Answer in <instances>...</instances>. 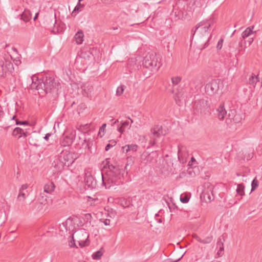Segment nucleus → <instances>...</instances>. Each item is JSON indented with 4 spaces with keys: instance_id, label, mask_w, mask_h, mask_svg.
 Returning a JSON list of instances; mask_svg holds the SVG:
<instances>
[{
    "instance_id": "1",
    "label": "nucleus",
    "mask_w": 262,
    "mask_h": 262,
    "mask_svg": "<svg viewBox=\"0 0 262 262\" xmlns=\"http://www.w3.org/2000/svg\"><path fill=\"white\" fill-rule=\"evenodd\" d=\"M30 88L39 91V94H46L48 93H57L60 88V83L56 80L51 73H45L38 76H33Z\"/></svg>"
},
{
    "instance_id": "2",
    "label": "nucleus",
    "mask_w": 262,
    "mask_h": 262,
    "mask_svg": "<svg viewBox=\"0 0 262 262\" xmlns=\"http://www.w3.org/2000/svg\"><path fill=\"white\" fill-rule=\"evenodd\" d=\"M103 169H108L106 171V176L104 177L103 172H101L102 183L105 188H110L112 185H118L122 183L121 179L123 178L124 170L127 168L126 164L123 168V166H120L117 163H111L109 159H106L103 162Z\"/></svg>"
},
{
    "instance_id": "3",
    "label": "nucleus",
    "mask_w": 262,
    "mask_h": 262,
    "mask_svg": "<svg viewBox=\"0 0 262 262\" xmlns=\"http://www.w3.org/2000/svg\"><path fill=\"white\" fill-rule=\"evenodd\" d=\"M214 24V20L212 17H210L209 19L203 20L200 22L195 26V28L194 30L192 29V37H193L195 33L200 36V37H205V42L203 45V46L201 48V49H205L208 47L209 43V39L208 30L210 27H211Z\"/></svg>"
},
{
    "instance_id": "4",
    "label": "nucleus",
    "mask_w": 262,
    "mask_h": 262,
    "mask_svg": "<svg viewBox=\"0 0 262 262\" xmlns=\"http://www.w3.org/2000/svg\"><path fill=\"white\" fill-rule=\"evenodd\" d=\"M214 24V20L212 17H210L209 19L203 20L200 22L195 26V28L194 30L192 29V37H193L195 33L200 36V37H205V42L203 45V46L201 48V49H205L208 47L209 43V39L208 30L210 27H211Z\"/></svg>"
},
{
    "instance_id": "5",
    "label": "nucleus",
    "mask_w": 262,
    "mask_h": 262,
    "mask_svg": "<svg viewBox=\"0 0 262 262\" xmlns=\"http://www.w3.org/2000/svg\"><path fill=\"white\" fill-rule=\"evenodd\" d=\"M142 64L144 67L151 70L161 66L158 57L154 52L148 53L144 57Z\"/></svg>"
},
{
    "instance_id": "6",
    "label": "nucleus",
    "mask_w": 262,
    "mask_h": 262,
    "mask_svg": "<svg viewBox=\"0 0 262 262\" xmlns=\"http://www.w3.org/2000/svg\"><path fill=\"white\" fill-rule=\"evenodd\" d=\"M188 6L185 2H178L173 7L171 15H173L176 20L183 19L187 15Z\"/></svg>"
},
{
    "instance_id": "7",
    "label": "nucleus",
    "mask_w": 262,
    "mask_h": 262,
    "mask_svg": "<svg viewBox=\"0 0 262 262\" xmlns=\"http://www.w3.org/2000/svg\"><path fill=\"white\" fill-rule=\"evenodd\" d=\"M195 114L205 115L209 111L208 101L204 99L195 100L193 103Z\"/></svg>"
},
{
    "instance_id": "8",
    "label": "nucleus",
    "mask_w": 262,
    "mask_h": 262,
    "mask_svg": "<svg viewBox=\"0 0 262 262\" xmlns=\"http://www.w3.org/2000/svg\"><path fill=\"white\" fill-rule=\"evenodd\" d=\"M60 158L66 164L67 167H69L78 158L77 154L66 150H61Z\"/></svg>"
},
{
    "instance_id": "9",
    "label": "nucleus",
    "mask_w": 262,
    "mask_h": 262,
    "mask_svg": "<svg viewBox=\"0 0 262 262\" xmlns=\"http://www.w3.org/2000/svg\"><path fill=\"white\" fill-rule=\"evenodd\" d=\"M220 80L219 79H214L205 86L206 92L209 95H212L217 93L220 88Z\"/></svg>"
},
{
    "instance_id": "10",
    "label": "nucleus",
    "mask_w": 262,
    "mask_h": 262,
    "mask_svg": "<svg viewBox=\"0 0 262 262\" xmlns=\"http://www.w3.org/2000/svg\"><path fill=\"white\" fill-rule=\"evenodd\" d=\"M216 117L220 121L224 120L225 116H227V111L225 108L224 103H221L215 109V113Z\"/></svg>"
},
{
    "instance_id": "11",
    "label": "nucleus",
    "mask_w": 262,
    "mask_h": 262,
    "mask_svg": "<svg viewBox=\"0 0 262 262\" xmlns=\"http://www.w3.org/2000/svg\"><path fill=\"white\" fill-rule=\"evenodd\" d=\"M150 132L152 136L151 137L156 138L159 137L161 135H165L166 132L162 129V126L159 125H155L151 128Z\"/></svg>"
},
{
    "instance_id": "12",
    "label": "nucleus",
    "mask_w": 262,
    "mask_h": 262,
    "mask_svg": "<svg viewBox=\"0 0 262 262\" xmlns=\"http://www.w3.org/2000/svg\"><path fill=\"white\" fill-rule=\"evenodd\" d=\"M84 182L88 188L93 189L96 186V181L90 173H86Z\"/></svg>"
},
{
    "instance_id": "13",
    "label": "nucleus",
    "mask_w": 262,
    "mask_h": 262,
    "mask_svg": "<svg viewBox=\"0 0 262 262\" xmlns=\"http://www.w3.org/2000/svg\"><path fill=\"white\" fill-rule=\"evenodd\" d=\"M52 165L59 171L62 170L64 167L66 166V164L63 162V161L61 159L60 156L57 159L54 161L52 163Z\"/></svg>"
},
{
    "instance_id": "14",
    "label": "nucleus",
    "mask_w": 262,
    "mask_h": 262,
    "mask_svg": "<svg viewBox=\"0 0 262 262\" xmlns=\"http://www.w3.org/2000/svg\"><path fill=\"white\" fill-rule=\"evenodd\" d=\"M212 188L209 189V191L207 190H205L202 192V196L204 198V200L206 202H210L213 200V195L212 190Z\"/></svg>"
},
{
    "instance_id": "15",
    "label": "nucleus",
    "mask_w": 262,
    "mask_h": 262,
    "mask_svg": "<svg viewBox=\"0 0 262 262\" xmlns=\"http://www.w3.org/2000/svg\"><path fill=\"white\" fill-rule=\"evenodd\" d=\"M10 63H7L5 59L0 58V78L3 77L7 72V67L9 66Z\"/></svg>"
},
{
    "instance_id": "16",
    "label": "nucleus",
    "mask_w": 262,
    "mask_h": 262,
    "mask_svg": "<svg viewBox=\"0 0 262 262\" xmlns=\"http://www.w3.org/2000/svg\"><path fill=\"white\" fill-rule=\"evenodd\" d=\"M18 16L20 17V19L23 20L26 23H27L31 19L32 14L29 10L25 9L22 14L19 15Z\"/></svg>"
},
{
    "instance_id": "17",
    "label": "nucleus",
    "mask_w": 262,
    "mask_h": 262,
    "mask_svg": "<svg viewBox=\"0 0 262 262\" xmlns=\"http://www.w3.org/2000/svg\"><path fill=\"white\" fill-rule=\"evenodd\" d=\"M84 232V234L83 235H84V239H78V242L79 243V245L81 247H83L85 246H87L90 244V241L88 239L89 238V234L85 231H83Z\"/></svg>"
},
{
    "instance_id": "18",
    "label": "nucleus",
    "mask_w": 262,
    "mask_h": 262,
    "mask_svg": "<svg viewBox=\"0 0 262 262\" xmlns=\"http://www.w3.org/2000/svg\"><path fill=\"white\" fill-rule=\"evenodd\" d=\"M73 142V137L66 136L63 137V140L61 141L60 144L62 147H66L70 146Z\"/></svg>"
},
{
    "instance_id": "19",
    "label": "nucleus",
    "mask_w": 262,
    "mask_h": 262,
    "mask_svg": "<svg viewBox=\"0 0 262 262\" xmlns=\"http://www.w3.org/2000/svg\"><path fill=\"white\" fill-rule=\"evenodd\" d=\"M236 114V111L234 110H231L229 111L228 117L226 119V123L228 126L231 125L232 123V121L233 120V118L235 116Z\"/></svg>"
},
{
    "instance_id": "20",
    "label": "nucleus",
    "mask_w": 262,
    "mask_h": 262,
    "mask_svg": "<svg viewBox=\"0 0 262 262\" xmlns=\"http://www.w3.org/2000/svg\"><path fill=\"white\" fill-rule=\"evenodd\" d=\"M84 34L82 30H79L75 35L74 38L77 44H81L83 41Z\"/></svg>"
},
{
    "instance_id": "21",
    "label": "nucleus",
    "mask_w": 262,
    "mask_h": 262,
    "mask_svg": "<svg viewBox=\"0 0 262 262\" xmlns=\"http://www.w3.org/2000/svg\"><path fill=\"white\" fill-rule=\"evenodd\" d=\"M122 150L124 152L127 153L128 151H136L138 149V146L136 144L126 145L122 147Z\"/></svg>"
},
{
    "instance_id": "22",
    "label": "nucleus",
    "mask_w": 262,
    "mask_h": 262,
    "mask_svg": "<svg viewBox=\"0 0 262 262\" xmlns=\"http://www.w3.org/2000/svg\"><path fill=\"white\" fill-rule=\"evenodd\" d=\"M55 186L53 182H48L44 186V191L46 193H51L54 190Z\"/></svg>"
},
{
    "instance_id": "23",
    "label": "nucleus",
    "mask_w": 262,
    "mask_h": 262,
    "mask_svg": "<svg viewBox=\"0 0 262 262\" xmlns=\"http://www.w3.org/2000/svg\"><path fill=\"white\" fill-rule=\"evenodd\" d=\"M92 215L90 213H86L82 217V220L85 223V227H89L91 225Z\"/></svg>"
},
{
    "instance_id": "24",
    "label": "nucleus",
    "mask_w": 262,
    "mask_h": 262,
    "mask_svg": "<svg viewBox=\"0 0 262 262\" xmlns=\"http://www.w3.org/2000/svg\"><path fill=\"white\" fill-rule=\"evenodd\" d=\"M91 141L92 140L90 138H85L81 144V148L84 149H88L89 150H90L92 145Z\"/></svg>"
},
{
    "instance_id": "25",
    "label": "nucleus",
    "mask_w": 262,
    "mask_h": 262,
    "mask_svg": "<svg viewBox=\"0 0 262 262\" xmlns=\"http://www.w3.org/2000/svg\"><path fill=\"white\" fill-rule=\"evenodd\" d=\"M254 26L248 27L242 33V37L244 39L246 37L250 36L251 34H254V32L253 31Z\"/></svg>"
},
{
    "instance_id": "26",
    "label": "nucleus",
    "mask_w": 262,
    "mask_h": 262,
    "mask_svg": "<svg viewBox=\"0 0 262 262\" xmlns=\"http://www.w3.org/2000/svg\"><path fill=\"white\" fill-rule=\"evenodd\" d=\"M127 68L129 71L133 70L137 67L136 60L134 58L129 59L127 63Z\"/></svg>"
},
{
    "instance_id": "27",
    "label": "nucleus",
    "mask_w": 262,
    "mask_h": 262,
    "mask_svg": "<svg viewBox=\"0 0 262 262\" xmlns=\"http://www.w3.org/2000/svg\"><path fill=\"white\" fill-rule=\"evenodd\" d=\"M82 1V0H78V3L77 6L75 7L72 13V15H76L78 12L81 11V8L84 7V5L80 3Z\"/></svg>"
},
{
    "instance_id": "28",
    "label": "nucleus",
    "mask_w": 262,
    "mask_h": 262,
    "mask_svg": "<svg viewBox=\"0 0 262 262\" xmlns=\"http://www.w3.org/2000/svg\"><path fill=\"white\" fill-rule=\"evenodd\" d=\"M120 126H118V131L120 132L121 134H123L125 131V129L128 126L129 122L128 121H124L121 122Z\"/></svg>"
},
{
    "instance_id": "29",
    "label": "nucleus",
    "mask_w": 262,
    "mask_h": 262,
    "mask_svg": "<svg viewBox=\"0 0 262 262\" xmlns=\"http://www.w3.org/2000/svg\"><path fill=\"white\" fill-rule=\"evenodd\" d=\"M23 130H24L20 127H16L13 129L12 135L14 137L17 136L18 138H20L22 137Z\"/></svg>"
},
{
    "instance_id": "30",
    "label": "nucleus",
    "mask_w": 262,
    "mask_h": 262,
    "mask_svg": "<svg viewBox=\"0 0 262 262\" xmlns=\"http://www.w3.org/2000/svg\"><path fill=\"white\" fill-rule=\"evenodd\" d=\"M27 195L24 191H19L18 195L17 196V201L20 203H25L26 201Z\"/></svg>"
},
{
    "instance_id": "31",
    "label": "nucleus",
    "mask_w": 262,
    "mask_h": 262,
    "mask_svg": "<svg viewBox=\"0 0 262 262\" xmlns=\"http://www.w3.org/2000/svg\"><path fill=\"white\" fill-rule=\"evenodd\" d=\"M259 81V78L258 76H255L253 74H252L249 79V83L250 85H252L253 87H255V85L257 82Z\"/></svg>"
},
{
    "instance_id": "32",
    "label": "nucleus",
    "mask_w": 262,
    "mask_h": 262,
    "mask_svg": "<svg viewBox=\"0 0 262 262\" xmlns=\"http://www.w3.org/2000/svg\"><path fill=\"white\" fill-rule=\"evenodd\" d=\"M82 88L88 95L91 93L93 89L92 85L89 83H85L83 84Z\"/></svg>"
},
{
    "instance_id": "33",
    "label": "nucleus",
    "mask_w": 262,
    "mask_h": 262,
    "mask_svg": "<svg viewBox=\"0 0 262 262\" xmlns=\"http://www.w3.org/2000/svg\"><path fill=\"white\" fill-rule=\"evenodd\" d=\"M244 185L243 184H239L237 185L236 192L240 195L243 196L245 195L244 192Z\"/></svg>"
},
{
    "instance_id": "34",
    "label": "nucleus",
    "mask_w": 262,
    "mask_h": 262,
    "mask_svg": "<svg viewBox=\"0 0 262 262\" xmlns=\"http://www.w3.org/2000/svg\"><path fill=\"white\" fill-rule=\"evenodd\" d=\"M103 255V248H101L99 250L97 251L95 253H94L92 257L94 259H99L101 258L102 255Z\"/></svg>"
},
{
    "instance_id": "35",
    "label": "nucleus",
    "mask_w": 262,
    "mask_h": 262,
    "mask_svg": "<svg viewBox=\"0 0 262 262\" xmlns=\"http://www.w3.org/2000/svg\"><path fill=\"white\" fill-rule=\"evenodd\" d=\"M225 239L223 237L222 238L220 237L218 238L217 242V247H219L221 250H224V242Z\"/></svg>"
},
{
    "instance_id": "36",
    "label": "nucleus",
    "mask_w": 262,
    "mask_h": 262,
    "mask_svg": "<svg viewBox=\"0 0 262 262\" xmlns=\"http://www.w3.org/2000/svg\"><path fill=\"white\" fill-rule=\"evenodd\" d=\"M242 120V115L240 114H236L235 116L233 118L232 122L235 123H239Z\"/></svg>"
},
{
    "instance_id": "37",
    "label": "nucleus",
    "mask_w": 262,
    "mask_h": 262,
    "mask_svg": "<svg viewBox=\"0 0 262 262\" xmlns=\"http://www.w3.org/2000/svg\"><path fill=\"white\" fill-rule=\"evenodd\" d=\"M181 78L180 77L177 76V77H172L171 78V82L172 83V85L174 86L178 85L179 83V82L181 81Z\"/></svg>"
},
{
    "instance_id": "38",
    "label": "nucleus",
    "mask_w": 262,
    "mask_h": 262,
    "mask_svg": "<svg viewBox=\"0 0 262 262\" xmlns=\"http://www.w3.org/2000/svg\"><path fill=\"white\" fill-rule=\"evenodd\" d=\"M258 186V181L255 178L251 183V191L255 190Z\"/></svg>"
},
{
    "instance_id": "39",
    "label": "nucleus",
    "mask_w": 262,
    "mask_h": 262,
    "mask_svg": "<svg viewBox=\"0 0 262 262\" xmlns=\"http://www.w3.org/2000/svg\"><path fill=\"white\" fill-rule=\"evenodd\" d=\"M117 142L115 140L110 141V143L107 144L105 148L106 151H108L111 147L114 146L116 144Z\"/></svg>"
},
{
    "instance_id": "40",
    "label": "nucleus",
    "mask_w": 262,
    "mask_h": 262,
    "mask_svg": "<svg viewBox=\"0 0 262 262\" xmlns=\"http://www.w3.org/2000/svg\"><path fill=\"white\" fill-rule=\"evenodd\" d=\"M213 239V237L212 236L206 237L204 239H202L201 241V243L207 244L210 243Z\"/></svg>"
},
{
    "instance_id": "41",
    "label": "nucleus",
    "mask_w": 262,
    "mask_h": 262,
    "mask_svg": "<svg viewBox=\"0 0 262 262\" xmlns=\"http://www.w3.org/2000/svg\"><path fill=\"white\" fill-rule=\"evenodd\" d=\"M106 126V124L105 123H104L102 124L101 127L99 129L98 135H100V137H102L104 134V130L105 128V127Z\"/></svg>"
},
{
    "instance_id": "42",
    "label": "nucleus",
    "mask_w": 262,
    "mask_h": 262,
    "mask_svg": "<svg viewBox=\"0 0 262 262\" xmlns=\"http://www.w3.org/2000/svg\"><path fill=\"white\" fill-rule=\"evenodd\" d=\"M124 92V86H120L118 87L116 91V95L117 96L121 95Z\"/></svg>"
},
{
    "instance_id": "43",
    "label": "nucleus",
    "mask_w": 262,
    "mask_h": 262,
    "mask_svg": "<svg viewBox=\"0 0 262 262\" xmlns=\"http://www.w3.org/2000/svg\"><path fill=\"white\" fill-rule=\"evenodd\" d=\"M180 200L182 203H186L189 201V198L186 195L183 196L181 195L180 197Z\"/></svg>"
},
{
    "instance_id": "44",
    "label": "nucleus",
    "mask_w": 262,
    "mask_h": 262,
    "mask_svg": "<svg viewBox=\"0 0 262 262\" xmlns=\"http://www.w3.org/2000/svg\"><path fill=\"white\" fill-rule=\"evenodd\" d=\"M253 157V150L250 149L249 152L248 153L247 156H245L244 159H246L247 160H249L251 159V158Z\"/></svg>"
},
{
    "instance_id": "45",
    "label": "nucleus",
    "mask_w": 262,
    "mask_h": 262,
    "mask_svg": "<svg viewBox=\"0 0 262 262\" xmlns=\"http://www.w3.org/2000/svg\"><path fill=\"white\" fill-rule=\"evenodd\" d=\"M100 222L103 223L105 226L110 225L111 220L110 219H101Z\"/></svg>"
},
{
    "instance_id": "46",
    "label": "nucleus",
    "mask_w": 262,
    "mask_h": 262,
    "mask_svg": "<svg viewBox=\"0 0 262 262\" xmlns=\"http://www.w3.org/2000/svg\"><path fill=\"white\" fill-rule=\"evenodd\" d=\"M16 125H29V122L28 121H19L18 120H16Z\"/></svg>"
},
{
    "instance_id": "47",
    "label": "nucleus",
    "mask_w": 262,
    "mask_h": 262,
    "mask_svg": "<svg viewBox=\"0 0 262 262\" xmlns=\"http://www.w3.org/2000/svg\"><path fill=\"white\" fill-rule=\"evenodd\" d=\"M223 41H224V40L222 38H221L219 40V41H218L217 46H216V48L217 49H219V50L221 49V48H222V46H223Z\"/></svg>"
},
{
    "instance_id": "48",
    "label": "nucleus",
    "mask_w": 262,
    "mask_h": 262,
    "mask_svg": "<svg viewBox=\"0 0 262 262\" xmlns=\"http://www.w3.org/2000/svg\"><path fill=\"white\" fill-rule=\"evenodd\" d=\"M50 23L53 25L54 28L55 27V25L56 24V15H55L51 19Z\"/></svg>"
},
{
    "instance_id": "49",
    "label": "nucleus",
    "mask_w": 262,
    "mask_h": 262,
    "mask_svg": "<svg viewBox=\"0 0 262 262\" xmlns=\"http://www.w3.org/2000/svg\"><path fill=\"white\" fill-rule=\"evenodd\" d=\"M150 138L149 144L150 146H152L156 144V138L154 137H150Z\"/></svg>"
},
{
    "instance_id": "50",
    "label": "nucleus",
    "mask_w": 262,
    "mask_h": 262,
    "mask_svg": "<svg viewBox=\"0 0 262 262\" xmlns=\"http://www.w3.org/2000/svg\"><path fill=\"white\" fill-rule=\"evenodd\" d=\"M28 188V185L27 184H23L21 185V187L19 188V191H24L26 190Z\"/></svg>"
},
{
    "instance_id": "51",
    "label": "nucleus",
    "mask_w": 262,
    "mask_h": 262,
    "mask_svg": "<svg viewBox=\"0 0 262 262\" xmlns=\"http://www.w3.org/2000/svg\"><path fill=\"white\" fill-rule=\"evenodd\" d=\"M72 238L69 243V245L70 247H74L75 246V240L74 239L73 235L72 236Z\"/></svg>"
},
{
    "instance_id": "52",
    "label": "nucleus",
    "mask_w": 262,
    "mask_h": 262,
    "mask_svg": "<svg viewBox=\"0 0 262 262\" xmlns=\"http://www.w3.org/2000/svg\"><path fill=\"white\" fill-rule=\"evenodd\" d=\"M78 226L82 227L85 226V223L81 220V219H79V222L77 223Z\"/></svg>"
},
{
    "instance_id": "53",
    "label": "nucleus",
    "mask_w": 262,
    "mask_h": 262,
    "mask_svg": "<svg viewBox=\"0 0 262 262\" xmlns=\"http://www.w3.org/2000/svg\"><path fill=\"white\" fill-rule=\"evenodd\" d=\"M193 237L194 238H195L199 242L201 243V241L202 239L199 236H198L196 234H194L193 235Z\"/></svg>"
},
{
    "instance_id": "54",
    "label": "nucleus",
    "mask_w": 262,
    "mask_h": 262,
    "mask_svg": "<svg viewBox=\"0 0 262 262\" xmlns=\"http://www.w3.org/2000/svg\"><path fill=\"white\" fill-rule=\"evenodd\" d=\"M51 136V133H47L45 135V136L44 137V139L46 140H48L49 139V137Z\"/></svg>"
},
{
    "instance_id": "55",
    "label": "nucleus",
    "mask_w": 262,
    "mask_h": 262,
    "mask_svg": "<svg viewBox=\"0 0 262 262\" xmlns=\"http://www.w3.org/2000/svg\"><path fill=\"white\" fill-rule=\"evenodd\" d=\"M223 251H224V250H221L220 249H219V250H218V251L217 252V254L218 255V256H222L223 254Z\"/></svg>"
},
{
    "instance_id": "56",
    "label": "nucleus",
    "mask_w": 262,
    "mask_h": 262,
    "mask_svg": "<svg viewBox=\"0 0 262 262\" xmlns=\"http://www.w3.org/2000/svg\"><path fill=\"white\" fill-rule=\"evenodd\" d=\"M111 121L112 122V126L114 125L115 124H116L117 122H118V120H115L114 119H112Z\"/></svg>"
},
{
    "instance_id": "57",
    "label": "nucleus",
    "mask_w": 262,
    "mask_h": 262,
    "mask_svg": "<svg viewBox=\"0 0 262 262\" xmlns=\"http://www.w3.org/2000/svg\"><path fill=\"white\" fill-rule=\"evenodd\" d=\"M102 2H103L104 3L108 4L111 3V2H113L114 0H101Z\"/></svg>"
},
{
    "instance_id": "58",
    "label": "nucleus",
    "mask_w": 262,
    "mask_h": 262,
    "mask_svg": "<svg viewBox=\"0 0 262 262\" xmlns=\"http://www.w3.org/2000/svg\"><path fill=\"white\" fill-rule=\"evenodd\" d=\"M28 135V133L27 132H24L23 130V132L22 133V136L26 138L27 137Z\"/></svg>"
},
{
    "instance_id": "59",
    "label": "nucleus",
    "mask_w": 262,
    "mask_h": 262,
    "mask_svg": "<svg viewBox=\"0 0 262 262\" xmlns=\"http://www.w3.org/2000/svg\"><path fill=\"white\" fill-rule=\"evenodd\" d=\"M31 139H32V137H29V139H28V141H29V143L30 144H32V145H33L34 146H36L37 145V144L36 143H33L32 142H31Z\"/></svg>"
},
{
    "instance_id": "60",
    "label": "nucleus",
    "mask_w": 262,
    "mask_h": 262,
    "mask_svg": "<svg viewBox=\"0 0 262 262\" xmlns=\"http://www.w3.org/2000/svg\"><path fill=\"white\" fill-rule=\"evenodd\" d=\"M38 13H36L35 16L33 18L34 20H35L38 17Z\"/></svg>"
},
{
    "instance_id": "61",
    "label": "nucleus",
    "mask_w": 262,
    "mask_h": 262,
    "mask_svg": "<svg viewBox=\"0 0 262 262\" xmlns=\"http://www.w3.org/2000/svg\"><path fill=\"white\" fill-rule=\"evenodd\" d=\"M191 162L192 163L193 162H196L195 159L193 157H192L191 159Z\"/></svg>"
},
{
    "instance_id": "62",
    "label": "nucleus",
    "mask_w": 262,
    "mask_h": 262,
    "mask_svg": "<svg viewBox=\"0 0 262 262\" xmlns=\"http://www.w3.org/2000/svg\"><path fill=\"white\" fill-rule=\"evenodd\" d=\"M253 41V38H249V43L250 44Z\"/></svg>"
},
{
    "instance_id": "63",
    "label": "nucleus",
    "mask_w": 262,
    "mask_h": 262,
    "mask_svg": "<svg viewBox=\"0 0 262 262\" xmlns=\"http://www.w3.org/2000/svg\"><path fill=\"white\" fill-rule=\"evenodd\" d=\"M158 222H159V223H162V219H159V220H158Z\"/></svg>"
},
{
    "instance_id": "64",
    "label": "nucleus",
    "mask_w": 262,
    "mask_h": 262,
    "mask_svg": "<svg viewBox=\"0 0 262 262\" xmlns=\"http://www.w3.org/2000/svg\"><path fill=\"white\" fill-rule=\"evenodd\" d=\"M180 259V258H179L178 259H177V260H176L174 261L173 262H177V261H178Z\"/></svg>"
}]
</instances>
